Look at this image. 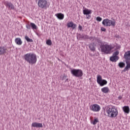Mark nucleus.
<instances>
[{"label": "nucleus", "mask_w": 130, "mask_h": 130, "mask_svg": "<svg viewBox=\"0 0 130 130\" xmlns=\"http://www.w3.org/2000/svg\"><path fill=\"white\" fill-rule=\"evenodd\" d=\"M23 58L29 64H35L37 61V56L33 53H28L23 56Z\"/></svg>", "instance_id": "nucleus-1"}, {"label": "nucleus", "mask_w": 130, "mask_h": 130, "mask_svg": "<svg viewBox=\"0 0 130 130\" xmlns=\"http://www.w3.org/2000/svg\"><path fill=\"white\" fill-rule=\"evenodd\" d=\"M106 111L108 114V117L113 118L116 117L118 115V111L115 106L110 107L109 106L106 107Z\"/></svg>", "instance_id": "nucleus-2"}, {"label": "nucleus", "mask_w": 130, "mask_h": 130, "mask_svg": "<svg viewBox=\"0 0 130 130\" xmlns=\"http://www.w3.org/2000/svg\"><path fill=\"white\" fill-rule=\"evenodd\" d=\"M100 48L101 52H104L105 54H111V51L114 48V47L111 45L104 44L100 46Z\"/></svg>", "instance_id": "nucleus-3"}, {"label": "nucleus", "mask_w": 130, "mask_h": 130, "mask_svg": "<svg viewBox=\"0 0 130 130\" xmlns=\"http://www.w3.org/2000/svg\"><path fill=\"white\" fill-rule=\"evenodd\" d=\"M71 73L73 76L76 78H81V77H83V71L80 69H72Z\"/></svg>", "instance_id": "nucleus-4"}, {"label": "nucleus", "mask_w": 130, "mask_h": 130, "mask_svg": "<svg viewBox=\"0 0 130 130\" xmlns=\"http://www.w3.org/2000/svg\"><path fill=\"white\" fill-rule=\"evenodd\" d=\"M115 23L116 22L115 20L112 21L108 18L104 19L102 22L103 25H104V26H106V27H110V26H112V27H115Z\"/></svg>", "instance_id": "nucleus-5"}, {"label": "nucleus", "mask_w": 130, "mask_h": 130, "mask_svg": "<svg viewBox=\"0 0 130 130\" xmlns=\"http://www.w3.org/2000/svg\"><path fill=\"white\" fill-rule=\"evenodd\" d=\"M96 82L101 87H103V86H105V85H107V81L105 79H103L101 75L97 76V80Z\"/></svg>", "instance_id": "nucleus-6"}, {"label": "nucleus", "mask_w": 130, "mask_h": 130, "mask_svg": "<svg viewBox=\"0 0 130 130\" xmlns=\"http://www.w3.org/2000/svg\"><path fill=\"white\" fill-rule=\"evenodd\" d=\"M38 5L41 9H47V1L46 0H39Z\"/></svg>", "instance_id": "nucleus-7"}, {"label": "nucleus", "mask_w": 130, "mask_h": 130, "mask_svg": "<svg viewBox=\"0 0 130 130\" xmlns=\"http://www.w3.org/2000/svg\"><path fill=\"white\" fill-rule=\"evenodd\" d=\"M90 109L91 111H93V112H99L101 107L98 104H93L90 106Z\"/></svg>", "instance_id": "nucleus-8"}, {"label": "nucleus", "mask_w": 130, "mask_h": 130, "mask_svg": "<svg viewBox=\"0 0 130 130\" xmlns=\"http://www.w3.org/2000/svg\"><path fill=\"white\" fill-rule=\"evenodd\" d=\"M83 14L86 15V19L89 20L91 18V14H92V11L88 9L83 10Z\"/></svg>", "instance_id": "nucleus-9"}, {"label": "nucleus", "mask_w": 130, "mask_h": 130, "mask_svg": "<svg viewBox=\"0 0 130 130\" xmlns=\"http://www.w3.org/2000/svg\"><path fill=\"white\" fill-rule=\"evenodd\" d=\"M4 5L6 7L9 9V10H15V6L14 5L9 1H6L4 2Z\"/></svg>", "instance_id": "nucleus-10"}, {"label": "nucleus", "mask_w": 130, "mask_h": 130, "mask_svg": "<svg viewBox=\"0 0 130 130\" xmlns=\"http://www.w3.org/2000/svg\"><path fill=\"white\" fill-rule=\"evenodd\" d=\"M123 58L125 59V63L129 62L130 60V51H127L124 53Z\"/></svg>", "instance_id": "nucleus-11"}, {"label": "nucleus", "mask_w": 130, "mask_h": 130, "mask_svg": "<svg viewBox=\"0 0 130 130\" xmlns=\"http://www.w3.org/2000/svg\"><path fill=\"white\" fill-rule=\"evenodd\" d=\"M67 27L68 28H72L73 30H74V29H76V27H77V24H74L73 21H71L67 23Z\"/></svg>", "instance_id": "nucleus-12"}, {"label": "nucleus", "mask_w": 130, "mask_h": 130, "mask_svg": "<svg viewBox=\"0 0 130 130\" xmlns=\"http://www.w3.org/2000/svg\"><path fill=\"white\" fill-rule=\"evenodd\" d=\"M32 127H39L41 128L43 127V125L41 123H37V122H34L31 124Z\"/></svg>", "instance_id": "nucleus-13"}, {"label": "nucleus", "mask_w": 130, "mask_h": 130, "mask_svg": "<svg viewBox=\"0 0 130 130\" xmlns=\"http://www.w3.org/2000/svg\"><path fill=\"white\" fill-rule=\"evenodd\" d=\"M79 38V39H89V36L87 35H81L80 34L77 35V38Z\"/></svg>", "instance_id": "nucleus-14"}, {"label": "nucleus", "mask_w": 130, "mask_h": 130, "mask_svg": "<svg viewBox=\"0 0 130 130\" xmlns=\"http://www.w3.org/2000/svg\"><path fill=\"white\" fill-rule=\"evenodd\" d=\"M119 59V57L118 56H115L112 55L110 57V61H112V62H116Z\"/></svg>", "instance_id": "nucleus-15"}, {"label": "nucleus", "mask_w": 130, "mask_h": 130, "mask_svg": "<svg viewBox=\"0 0 130 130\" xmlns=\"http://www.w3.org/2000/svg\"><path fill=\"white\" fill-rule=\"evenodd\" d=\"M7 53V48L5 47H0V55Z\"/></svg>", "instance_id": "nucleus-16"}, {"label": "nucleus", "mask_w": 130, "mask_h": 130, "mask_svg": "<svg viewBox=\"0 0 130 130\" xmlns=\"http://www.w3.org/2000/svg\"><path fill=\"white\" fill-rule=\"evenodd\" d=\"M59 20H63L64 18V15L62 13H57L55 15Z\"/></svg>", "instance_id": "nucleus-17"}, {"label": "nucleus", "mask_w": 130, "mask_h": 130, "mask_svg": "<svg viewBox=\"0 0 130 130\" xmlns=\"http://www.w3.org/2000/svg\"><path fill=\"white\" fill-rule=\"evenodd\" d=\"M130 70V62H128L127 61L126 62V66L125 67V68L124 69V70H123L122 71V72L123 73H125V72H128V70Z\"/></svg>", "instance_id": "nucleus-18"}, {"label": "nucleus", "mask_w": 130, "mask_h": 130, "mask_svg": "<svg viewBox=\"0 0 130 130\" xmlns=\"http://www.w3.org/2000/svg\"><path fill=\"white\" fill-rule=\"evenodd\" d=\"M15 42L17 45H22V43H23L22 40L20 38H16L15 39Z\"/></svg>", "instance_id": "nucleus-19"}, {"label": "nucleus", "mask_w": 130, "mask_h": 130, "mask_svg": "<svg viewBox=\"0 0 130 130\" xmlns=\"http://www.w3.org/2000/svg\"><path fill=\"white\" fill-rule=\"evenodd\" d=\"M123 111L125 113L128 114L129 113V107L128 106H125L123 107Z\"/></svg>", "instance_id": "nucleus-20"}, {"label": "nucleus", "mask_w": 130, "mask_h": 130, "mask_svg": "<svg viewBox=\"0 0 130 130\" xmlns=\"http://www.w3.org/2000/svg\"><path fill=\"white\" fill-rule=\"evenodd\" d=\"M101 91H102V92H103V93L107 94V93H108L109 92V88H108V87H105L101 89Z\"/></svg>", "instance_id": "nucleus-21"}, {"label": "nucleus", "mask_w": 130, "mask_h": 130, "mask_svg": "<svg viewBox=\"0 0 130 130\" xmlns=\"http://www.w3.org/2000/svg\"><path fill=\"white\" fill-rule=\"evenodd\" d=\"M95 43H91L89 45V49H90L91 51H94L95 49Z\"/></svg>", "instance_id": "nucleus-22"}, {"label": "nucleus", "mask_w": 130, "mask_h": 130, "mask_svg": "<svg viewBox=\"0 0 130 130\" xmlns=\"http://www.w3.org/2000/svg\"><path fill=\"white\" fill-rule=\"evenodd\" d=\"M30 28L33 30H37V26L35 25V23L30 22Z\"/></svg>", "instance_id": "nucleus-23"}, {"label": "nucleus", "mask_w": 130, "mask_h": 130, "mask_svg": "<svg viewBox=\"0 0 130 130\" xmlns=\"http://www.w3.org/2000/svg\"><path fill=\"white\" fill-rule=\"evenodd\" d=\"M96 40L98 43H99V45L101 46V45H103V44H104L103 43V42H102V40L101 39L98 38H96Z\"/></svg>", "instance_id": "nucleus-24"}, {"label": "nucleus", "mask_w": 130, "mask_h": 130, "mask_svg": "<svg viewBox=\"0 0 130 130\" xmlns=\"http://www.w3.org/2000/svg\"><path fill=\"white\" fill-rule=\"evenodd\" d=\"M118 67L121 68H124L125 67V63L123 62H120L118 63Z\"/></svg>", "instance_id": "nucleus-25"}, {"label": "nucleus", "mask_w": 130, "mask_h": 130, "mask_svg": "<svg viewBox=\"0 0 130 130\" xmlns=\"http://www.w3.org/2000/svg\"><path fill=\"white\" fill-rule=\"evenodd\" d=\"M68 78V76L66 75H63L62 77V81H64L65 80V82H68V81H69V79L67 78Z\"/></svg>", "instance_id": "nucleus-26"}, {"label": "nucleus", "mask_w": 130, "mask_h": 130, "mask_svg": "<svg viewBox=\"0 0 130 130\" xmlns=\"http://www.w3.org/2000/svg\"><path fill=\"white\" fill-rule=\"evenodd\" d=\"M25 40H26V41H27V42H33V40L29 38V37H28L27 36H25Z\"/></svg>", "instance_id": "nucleus-27"}, {"label": "nucleus", "mask_w": 130, "mask_h": 130, "mask_svg": "<svg viewBox=\"0 0 130 130\" xmlns=\"http://www.w3.org/2000/svg\"><path fill=\"white\" fill-rule=\"evenodd\" d=\"M46 44L47 45L50 46L52 44V42H51V40H48L46 41Z\"/></svg>", "instance_id": "nucleus-28"}, {"label": "nucleus", "mask_w": 130, "mask_h": 130, "mask_svg": "<svg viewBox=\"0 0 130 130\" xmlns=\"http://www.w3.org/2000/svg\"><path fill=\"white\" fill-rule=\"evenodd\" d=\"M119 54V51H116L115 52L113 53V56H118L117 55H118Z\"/></svg>", "instance_id": "nucleus-29"}, {"label": "nucleus", "mask_w": 130, "mask_h": 130, "mask_svg": "<svg viewBox=\"0 0 130 130\" xmlns=\"http://www.w3.org/2000/svg\"><path fill=\"white\" fill-rule=\"evenodd\" d=\"M97 122H99V120H98V119H95L94 121L92 122V124L93 125H95L97 123Z\"/></svg>", "instance_id": "nucleus-30"}, {"label": "nucleus", "mask_w": 130, "mask_h": 130, "mask_svg": "<svg viewBox=\"0 0 130 130\" xmlns=\"http://www.w3.org/2000/svg\"><path fill=\"white\" fill-rule=\"evenodd\" d=\"M96 20L98 22H101L102 21V18H101L100 17H96Z\"/></svg>", "instance_id": "nucleus-31"}, {"label": "nucleus", "mask_w": 130, "mask_h": 130, "mask_svg": "<svg viewBox=\"0 0 130 130\" xmlns=\"http://www.w3.org/2000/svg\"><path fill=\"white\" fill-rule=\"evenodd\" d=\"M26 27L27 29H28V30H30V29H31V23H30V24H27Z\"/></svg>", "instance_id": "nucleus-32"}, {"label": "nucleus", "mask_w": 130, "mask_h": 130, "mask_svg": "<svg viewBox=\"0 0 130 130\" xmlns=\"http://www.w3.org/2000/svg\"><path fill=\"white\" fill-rule=\"evenodd\" d=\"M101 30L103 31V32H105L106 31V28L102 27L101 28Z\"/></svg>", "instance_id": "nucleus-33"}, {"label": "nucleus", "mask_w": 130, "mask_h": 130, "mask_svg": "<svg viewBox=\"0 0 130 130\" xmlns=\"http://www.w3.org/2000/svg\"><path fill=\"white\" fill-rule=\"evenodd\" d=\"M78 28H79V29L80 31H82V29H83V27H82V25H79V26H78Z\"/></svg>", "instance_id": "nucleus-34"}, {"label": "nucleus", "mask_w": 130, "mask_h": 130, "mask_svg": "<svg viewBox=\"0 0 130 130\" xmlns=\"http://www.w3.org/2000/svg\"><path fill=\"white\" fill-rule=\"evenodd\" d=\"M88 39H89L90 40H94V37H90L89 38V37H88Z\"/></svg>", "instance_id": "nucleus-35"}, {"label": "nucleus", "mask_w": 130, "mask_h": 130, "mask_svg": "<svg viewBox=\"0 0 130 130\" xmlns=\"http://www.w3.org/2000/svg\"><path fill=\"white\" fill-rule=\"evenodd\" d=\"M118 99L119 100H121L122 99V96H121V95L119 96L118 97Z\"/></svg>", "instance_id": "nucleus-36"}, {"label": "nucleus", "mask_w": 130, "mask_h": 130, "mask_svg": "<svg viewBox=\"0 0 130 130\" xmlns=\"http://www.w3.org/2000/svg\"><path fill=\"white\" fill-rule=\"evenodd\" d=\"M118 48H120V46H118Z\"/></svg>", "instance_id": "nucleus-37"}]
</instances>
